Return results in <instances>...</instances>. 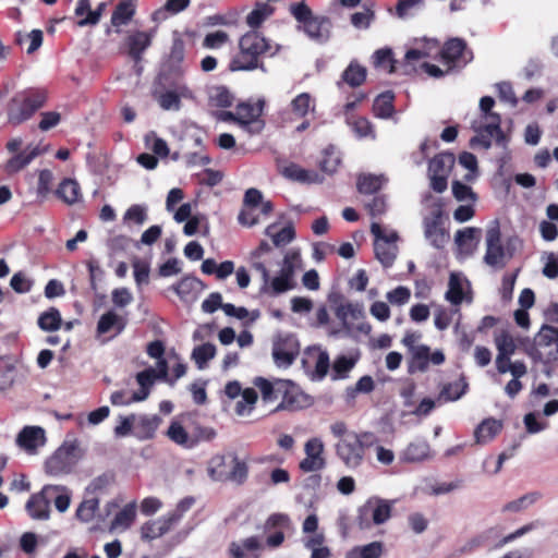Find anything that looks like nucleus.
<instances>
[{"label": "nucleus", "mask_w": 558, "mask_h": 558, "mask_svg": "<svg viewBox=\"0 0 558 558\" xmlns=\"http://www.w3.org/2000/svg\"><path fill=\"white\" fill-rule=\"evenodd\" d=\"M264 256L275 257L272 246L266 241H262L250 254L252 267L262 276L263 289L274 295L294 289L296 287L295 276L303 269L300 251L298 248L287 250L282 258L277 263L278 269L272 275L267 267L269 260H263Z\"/></svg>", "instance_id": "nucleus-1"}, {"label": "nucleus", "mask_w": 558, "mask_h": 558, "mask_svg": "<svg viewBox=\"0 0 558 558\" xmlns=\"http://www.w3.org/2000/svg\"><path fill=\"white\" fill-rule=\"evenodd\" d=\"M278 47H272L268 39L256 31L245 33L239 40V52L230 63L231 71H252L262 69L265 71L260 59L265 56H274Z\"/></svg>", "instance_id": "nucleus-2"}, {"label": "nucleus", "mask_w": 558, "mask_h": 558, "mask_svg": "<svg viewBox=\"0 0 558 558\" xmlns=\"http://www.w3.org/2000/svg\"><path fill=\"white\" fill-rule=\"evenodd\" d=\"M494 105L495 100L492 97L485 96L481 98V118L474 120L471 125L472 130L476 133L471 138L470 143L472 146L481 145L483 148L488 149L494 138L497 145L506 147L508 140L500 128V116L492 111Z\"/></svg>", "instance_id": "nucleus-3"}, {"label": "nucleus", "mask_w": 558, "mask_h": 558, "mask_svg": "<svg viewBox=\"0 0 558 558\" xmlns=\"http://www.w3.org/2000/svg\"><path fill=\"white\" fill-rule=\"evenodd\" d=\"M372 441L373 435L369 433H351L336 444V454L347 468L355 470L362 465L365 447L371 445Z\"/></svg>", "instance_id": "nucleus-4"}, {"label": "nucleus", "mask_w": 558, "mask_h": 558, "mask_svg": "<svg viewBox=\"0 0 558 558\" xmlns=\"http://www.w3.org/2000/svg\"><path fill=\"white\" fill-rule=\"evenodd\" d=\"M83 452L76 440L65 441L56 452L46 461V472L52 476L68 474L72 471Z\"/></svg>", "instance_id": "nucleus-5"}, {"label": "nucleus", "mask_w": 558, "mask_h": 558, "mask_svg": "<svg viewBox=\"0 0 558 558\" xmlns=\"http://www.w3.org/2000/svg\"><path fill=\"white\" fill-rule=\"evenodd\" d=\"M45 101V96L40 94H16L10 99L7 106L9 123L19 125L27 121L39 108L44 106Z\"/></svg>", "instance_id": "nucleus-6"}, {"label": "nucleus", "mask_w": 558, "mask_h": 558, "mask_svg": "<svg viewBox=\"0 0 558 558\" xmlns=\"http://www.w3.org/2000/svg\"><path fill=\"white\" fill-rule=\"evenodd\" d=\"M371 232L375 236L374 250L376 258L386 268L392 266L398 254V233L393 230L384 229L377 222L372 223Z\"/></svg>", "instance_id": "nucleus-7"}, {"label": "nucleus", "mask_w": 558, "mask_h": 558, "mask_svg": "<svg viewBox=\"0 0 558 558\" xmlns=\"http://www.w3.org/2000/svg\"><path fill=\"white\" fill-rule=\"evenodd\" d=\"M336 316L350 335H368L372 326L365 320V312L359 303H344L336 308Z\"/></svg>", "instance_id": "nucleus-8"}, {"label": "nucleus", "mask_w": 558, "mask_h": 558, "mask_svg": "<svg viewBox=\"0 0 558 558\" xmlns=\"http://www.w3.org/2000/svg\"><path fill=\"white\" fill-rule=\"evenodd\" d=\"M300 353V343L292 333H279L272 340L271 355L279 368L290 367Z\"/></svg>", "instance_id": "nucleus-9"}, {"label": "nucleus", "mask_w": 558, "mask_h": 558, "mask_svg": "<svg viewBox=\"0 0 558 558\" xmlns=\"http://www.w3.org/2000/svg\"><path fill=\"white\" fill-rule=\"evenodd\" d=\"M167 436L177 445L191 449L201 440L211 439L215 436V432L209 427L201 426L186 429L179 421H173L167 430Z\"/></svg>", "instance_id": "nucleus-10"}, {"label": "nucleus", "mask_w": 558, "mask_h": 558, "mask_svg": "<svg viewBox=\"0 0 558 558\" xmlns=\"http://www.w3.org/2000/svg\"><path fill=\"white\" fill-rule=\"evenodd\" d=\"M456 158L451 153H440L430 159L428 163V178L430 187L437 192L442 193L448 186V177L451 172Z\"/></svg>", "instance_id": "nucleus-11"}, {"label": "nucleus", "mask_w": 558, "mask_h": 558, "mask_svg": "<svg viewBox=\"0 0 558 558\" xmlns=\"http://www.w3.org/2000/svg\"><path fill=\"white\" fill-rule=\"evenodd\" d=\"M155 380L156 372L153 367L140 372L136 375V381L140 389L133 392L130 397L126 396L125 391H114L110 396V401L113 405H129L133 402L144 401L148 398L150 388L154 386Z\"/></svg>", "instance_id": "nucleus-12"}, {"label": "nucleus", "mask_w": 558, "mask_h": 558, "mask_svg": "<svg viewBox=\"0 0 558 558\" xmlns=\"http://www.w3.org/2000/svg\"><path fill=\"white\" fill-rule=\"evenodd\" d=\"M510 256L507 255L500 240V230L497 223L490 226L486 231V253L484 262L493 268H504Z\"/></svg>", "instance_id": "nucleus-13"}, {"label": "nucleus", "mask_w": 558, "mask_h": 558, "mask_svg": "<svg viewBox=\"0 0 558 558\" xmlns=\"http://www.w3.org/2000/svg\"><path fill=\"white\" fill-rule=\"evenodd\" d=\"M445 362V354L441 350L430 352L428 345H420L410 353L408 371L410 374L424 373L429 365H441Z\"/></svg>", "instance_id": "nucleus-14"}, {"label": "nucleus", "mask_w": 558, "mask_h": 558, "mask_svg": "<svg viewBox=\"0 0 558 558\" xmlns=\"http://www.w3.org/2000/svg\"><path fill=\"white\" fill-rule=\"evenodd\" d=\"M325 446L320 438H310L304 445L305 458L300 462V469L303 472H318L325 469L326 459L324 457Z\"/></svg>", "instance_id": "nucleus-15"}, {"label": "nucleus", "mask_w": 558, "mask_h": 558, "mask_svg": "<svg viewBox=\"0 0 558 558\" xmlns=\"http://www.w3.org/2000/svg\"><path fill=\"white\" fill-rule=\"evenodd\" d=\"M57 488L46 485L39 493L33 494L25 505L29 517L34 520H48L50 517L49 495Z\"/></svg>", "instance_id": "nucleus-16"}, {"label": "nucleus", "mask_w": 558, "mask_h": 558, "mask_svg": "<svg viewBox=\"0 0 558 558\" xmlns=\"http://www.w3.org/2000/svg\"><path fill=\"white\" fill-rule=\"evenodd\" d=\"M154 32L133 31L124 39L123 47L125 52L135 62L142 60L145 50L151 45Z\"/></svg>", "instance_id": "nucleus-17"}, {"label": "nucleus", "mask_w": 558, "mask_h": 558, "mask_svg": "<svg viewBox=\"0 0 558 558\" xmlns=\"http://www.w3.org/2000/svg\"><path fill=\"white\" fill-rule=\"evenodd\" d=\"M45 430L39 426H26L16 437V444L28 453H35L38 447L45 445Z\"/></svg>", "instance_id": "nucleus-18"}, {"label": "nucleus", "mask_w": 558, "mask_h": 558, "mask_svg": "<svg viewBox=\"0 0 558 558\" xmlns=\"http://www.w3.org/2000/svg\"><path fill=\"white\" fill-rule=\"evenodd\" d=\"M481 229L468 227L458 230L454 235L456 244L458 245L459 254L470 256L477 248L481 239Z\"/></svg>", "instance_id": "nucleus-19"}, {"label": "nucleus", "mask_w": 558, "mask_h": 558, "mask_svg": "<svg viewBox=\"0 0 558 558\" xmlns=\"http://www.w3.org/2000/svg\"><path fill=\"white\" fill-rule=\"evenodd\" d=\"M433 457L430 446L425 439L411 441L400 453V460L407 463H417Z\"/></svg>", "instance_id": "nucleus-20"}, {"label": "nucleus", "mask_w": 558, "mask_h": 558, "mask_svg": "<svg viewBox=\"0 0 558 558\" xmlns=\"http://www.w3.org/2000/svg\"><path fill=\"white\" fill-rule=\"evenodd\" d=\"M442 59L448 63V70L451 63L456 64L460 60L464 63L471 59V53L466 51L465 43L460 38L448 40L441 51Z\"/></svg>", "instance_id": "nucleus-21"}, {"label": "nucleus", "mask_w": 558, "mask_h": 558, "mask_svg": "<svg viewBox=\"0 0 558 558\" xmlns=\"http://www.w3.org/2000/svg\"><path fill=\"white\" fill-rule=\"evenodd\" d=\"M41 154L43 151L38 146L28 145L23 151L15 154L5 162L4 170L10 174L20 172Z\"/></svg>", "instance_id": "nucleus-22"}, {"label": "nucleus", "mask_w": 558, "mask_h": 558, "mask_svg": "<svg viewBox=\"0 0 558 558\" xmlns=\"http://www.w3.org/2000/svg\"><path fill=\"white\" fill-rule=\"evenodd\" d=\"M174 524L167 515L148 521L141 526V537L144 541H153L168 533Z\"/></svg>", "instance_id": "nucleus-23"}, {"label": "nucleus", "mask_w": 558, "mask_h": 558, "mask_svg": "<svg viewBox=\"0 0 558 558\" xmlns=\"http://www.w3.org/2000/svg\"><path fill=\"white\" fill-rule=\"evenodd\" d=\"M303 28L312 39L326 41L330 35L331 22L325 16H313Z\"/></svg>", "instance_id": "nucleus-24"}, {"label": "nucleus", "mask_w": 558, "mask_h": 558, "mask_svg": "<svg viewBox=\"0 0 558 558\" xmlns=\"http://www.w3.org/2000/svg\"><path fill=\"white\" fill-rule=\"evenodd\" d=\"M254 385L259 389L264 402H272L281 396L283 391L282 388L289 385V380L276 379L272 383L263 377H258L255 379Z\"/></svg>", "instance_id": "nucleus-25"}, {"label": "nucleus", "mask_w": 558, "mask_h": 558, "mask_svg": "<svg viewBox=\"0 0 558 558\" xmlns=\"http://www.w3.org/2000/svg\"><path fill=\"white\" fill-rule=\"evenodd\" d=\"M282 174L292 181L300 183H322L323 177H320L315 170H307L296 163H290L282 169Z\"/></svg>", "instance_id": "nucleus-26"}, {"label": "nucleus", "mask_w": 558, "mask_h": 558, "mask_svg": "<svg viewBox=\"0 0 558 558\" xmlns=\"http://www.w3.org/2000/svg\"><path fill=\"white\" fill-rule=\"evenodd\" d=\"M424 232L426 239L436 248H441L449 241V234L439 226L438 217L424 220Z\"/></svg>", "instance_id": "nucleus-27"}, {"label": "nucleus", "mask_w": 558, "mask_h": 558, "mask_svg": "<svg viewBox=\"0 0 558 558\" xmlns=\"http://www.w3.org/2000/svg\"><path fill=\"white\" fill-rule=\"evenodd\" d=\"M501 428V421L493 417L484 420L474 432L476 442L481 445L489 442L500 433Z\"/></svg>", "instance_id": "nucleus-28"}, {"label": "nucleus", "mask_w": 558, "mask_h": 558, "mask_svg": "<svg viewBox=\"0 0 558 558\" xmlns=\"http://www.w3.org/2000/svg\"><path fill=\"white\" fill-rule=\"evenodd\" d=\"M281 392V402L277 405L275 411L281 410H295L302 408L301 398H303V393L299 391L298 386H295L291 380H289V385L282 388Z\"/></svg>", "instance_id": "nucleus-29"}, {"label": "nucleus", "mask_w": 558, "mask_h": 558, "mask_svg": "<svg viewBox=\"0 0 558 558\" xmlns=\"http://www.w3.org/2000/svg\"><path fill=\"white\" fill-rule=\"evenodd\" d=\"M136 501L125 505L114 517L110 524L111 531H125L128 530L136 518Z\"/></svg>", "instance_id": "nucleus-30"}, {"label": "nucleus", "mask_w": 558, "mask_h": 558, "mask_svg": "<svg viewBox=\"0 0 558 558\" xmlns=\"http://www.w3.org/2000/svg\"><path fill=\"white\" fill-rule=\"evenodd\" d=\"M368 502L372 506L373 521L375 525L384 524L390 519L393 506L392 501L372 497L368 499Z\"/></svg>", "instance_id": "nucleus-31"}, {"label": "nucleus", "mask_w": 558, "mask_h": 558, "mask_svg": "<svg viewBox=\"0 0 558 558\" xmlns=\"http://www.w3.org/2000/svg\"><path fill=\"white\" fill-rule=\"evenodd\" d=\"M135 14V4L133 0H122L116 7L112 16L111 24L114 27L126 25Z\"/></svg>", "instance_id": "nucleus-32"}, {"label": "nucleus", "mask_w": 558, "mask_h": 558, "mask_svg": "<svg viewBox=\"0 0 558 558\" xmlns=\"http://www.w3.org/2000/svg\"><path fill=\"white\" fill-rule=\"evenodd\" d=\"M243 206L259 208L260 214L264 216H268L274 209L271 202L264 201L262 192L254 187L245 192Z\"/></svg>", "instance_id": "nucleus-33"}, {"label": "nucleus", "mask_w": 558, "mask_h": 558, "mask_svg": "<svg viewBox=\"0 0 558 558\" xmlns=\"http://www.w3.org/2000/svg\"><path fill=\"white\" fill-rule=\"evenodd\" d=\"M542 498V494L538 492L527 493L514 500H511L504 505L502 512H521L533 505H535Z\"/></svg>", "instance_id": "nucleus-34"}, {"label": "nucleus", "mask_w": 558, "mask_h": 558, "mask_svg": "<svg viewBox=\"0 0 558 558\" xmlns=\"http://www.w3.org/2000/svg\"><path fill=\"white\" fill-rule=\"evenodd\" d=\"M165 347L161 341H153L147 347V354L150 357L158 359L156 372V379L161 378L168 380V366L166 360L162 359Z\"/></svg>", "instance_id": "nucleus-35"}, {"label": "nucleus", "mask_w": 558, "mask_h": 558, "mask_svg": "<svg viewBox=\"0 0 558 558\" xmlns=\"http://www.w3.org/2000/svg\"><path fill=\"white\" fill-rule=\"evenodd\" d=\"M276 228L277 226L272 223L265 229V234L271 239L276 247L284 246L294 240L295 232L291 226L284 227L279 231Z\"/></svg>", "instance_id": "nucleus-36"}, {"label": "nucleus", "mask_w": 558, "mask_h": 558, "mask_svg": "<svg viewBox=\"0 0 558 558\" xmlns=\"http://www.w3.org/2000/svg\"><path fill=\"white\" fill-rule=\"evenodd\" d=\"M161 420L157 415H144L141 416L136 426L135 434L141 439H149L155 435L156 429L160 425Z\"/></svg>", "instance_id": "nucleus-37"}, {"label": "nucleus", "mask_w": 558, "mask_h": 558, "mask_svg": "<svg viewBox=\"0 0 558 558\" xmlns=\"http://www.w3.org/2000/svg\"><path fill=\"white\" fill-rule=\"evenodd\" d=\"M393 98L392 92H385L376 97L373 105L374 114L381 119H388L393 113Z\"/></svg>", "instance_id": "nucleus-38"}, {"label": "nucleus", "mask_w": 558, "mask_h": 558, "mask_svg": "<svg viewBox=\"0 0 558 558\" xmlns=\"http://www.w3.org/2000/svg\"><path fill=\"white\" fill-rule=\"evenodd\" d=\"M124 322L117 313L109 311L102 314L97 324V331L99 333H107L112 328H117V333H120L124 329Z\"/></svg>", "instance_id": "nucleus-39"}, {"label": "nucleus", "mask_w": 558, "mask_h": 558, "mask_svg": "<svg viewBox=\"0 0 558 558\" xmlns=\"http://www.w3.org/2000/svg\"><path fill=\"white\" fill-rule=\"evenodd\" d=\"M384 551L381 542H372L364 546H356L352 548L347 558H380Z\"/></svg>", "instance_id": "nucleus-40"}, {"label": "nucleus", "mask_w": 558, "mask_h": 558, "mask_svg": "<svg viewBox=\"0 0 558 558\" xmlns=\"http://www.w3.org/2000/svg\"><path fill=\"white\" fill-rule=\"evenodd\" d=\"M495 345L498 351L497 356L511 357L517 350V344L513 337L506 330L495 336Z\"/></svg>", "instance_id": "nucleus-41"}, {"label": "nucleus", "mask_w": 558, "mask_h": 558, "mask_svg": "<svg viewBox=\"0 0 558 558\" xmlns=\"http://www.w3.org/2000/svg\"><path fill=\"white\" fill-rule=\"evenodd\" d=\"M263 548V544L257 536H251L239 543H231L229 547L230 554L233 558H244V550L246 551H257Z\"/></svg>", "instance_id": "nucleus-42"}, {"label": "nucleus", "mask_w": 558, "mask_h": 558, "mask_svg": "<svg viewBox=\"0 0 558 558\" xmlns=\"http://www.w3.org/2000/svg\"><path fill=\"white\" fill-rule=\"evenodd\" d=\"M57 194L66 204L72 205L80 199V185L72 179H65L60 183Z\"/></svg>", "instance_id": "nucleus-43"}, {"label": "nucleus", "mask_w": 558, "mask_h": 558, "mask_svg": "<svg viewBox=\"0 0 558 558\" xmlns=\"http://www.w3.org/2000/svg\"><path fill=\"white\" fill-rule=\"evenodd\" d=\"M366 78V69L356 62H351L342 73V80L351 87L360 86Z\"/></svg>", "instance_id": "nucleus-44"}, {"label": "nucleus", "mask_w": 558, "mask_h": 558, "mask_svg": "<svg viewBox=\"0 0 558 558\" xmlns=\"http://www.w3.org/2000/svg\"><path fill=\"white\" fill-rule=\"evenodd\" d=\"M61 323V314L54 307L41 313L38 317V326L44 331H56L60 328Z\"/></svg>", "instance_id": "nucleus-45"}, {"label": "nucleus", "mask_w": 558, "mask_h": 558, "mask_svg": "<svg viewBox=\"0 0 558 558\" xmlns=\"http://www.w3.org/2000/svg\"><path fill=\"white\" fill-rule=\"evenodd\" d=\"M385 181L384 175L361 174L357 178V189L361 193L372 194L377 192Z\"/></svg>", "instance_id": "nucleus-46"}, {"label": "nucleus", "mask_w": 558, "mask_h": 558, "mask_svg": "<svg viewBox=\"0 0 558 558\" xmlns=\"http://www.w3.org/2000/svg\"><path fill=\"white\" fill-rule=\"evenodd\" d=\"M99 508L97 496L85 498L76 510V517L83 522H90Z\"/></svg>", "instance_id": "nucleus-47"}, {"label": "nucleus", "mask_w": 558, "mask_h": 558, "mask_svg": "<svg viewBox=\"0 0 558 558\" xmlns=\"http://www.w3.org/2000/svg\"><path fill=\"white\" fill-rule=\"evenodd\" d=\"M216 354V347L213 343H204L193 349L192 359L199 369L206 367L207 362L214 359Z\"/></svg>", "instance_id": "nucleus-48"}, {"label": "nucleus", "mask_w": 558, "mask_h": 558, "mask_svg": "<svg viewBox=\"0 0 558 558\" xmlns=\"http://www.w3.org/2000/svg\"><path fill=\"white\" fill-rule=\"evenodd\" d=\"M50 487L57 488L49 495L50 501H53L59 512H65L70 507L71 492L65 486L50 485Z\"/></svg>", "instance_id": "nucleus-49"}, {"label": "nucleus", "mask_w": 558, "mask_h": 558, "mask_svg": "<svg viewBox=\"0 0 558 558\" xmlns=\"http://www.w3.org/2000/svg\"><path fill=\"white\" fill-rule=\"evenodd\" d=\"M15 366L8 357H0V390L9 389L14 383Z\"/></svg>", "instance_id": "nucleus-50"}, {"label": "nucleus", "mask_w": 558, "mask_h": 558, "mask_svg": "<svg viewBox=\"0 0 558 558\" xmlns=\"http://www.w3.org/2000/svg\"><path fill=\"white\" fill-rule=\"evenodd\" d=\"M313 109L314 102L312 100L311 95L307 93H302L298 95L291 101V110L299 118L305 117Z\"/></svg>", "instance_id": "nucleus-51"}, {"label": "nucleus", "mask_w": 558, "mask_h": 558, "mask_svg": "<svg viewBox=\"0 0 558 558\" xmlns=\"http://www.w3.org/2000/svg\"><path fill=\"white\" fill-rule=\"evenodd\" d=\"M190 0H168L163 8L157 10L153 14L154 21H161L167 19V12L177 14L187 8Z\"/></svg>", "instance_id": "nucleus-52"}, {"label": "nucleus", "mask_w": 558, "mask_h": 558, "mask_svg": "<svg viewBox=\"0 0 558 558\" xmlns=\"http://www.w3.org/2000/svg\"><path fill=\"white\" fill-rule=\"evenodd\" d=\"M262 112V107L258 105L240 104L236 107L238 122L241 124H248L256 120Z\"/></svg>", "instance_id": "nucleus-53"}, {"label": "nucleus", "mask_w": 558, "mask_h": 558, "mask_svg": "<svg viewBox=\"0 0 558 558\" xmlns=\"http://www.w3.org/2000/svg\"><path fill=\"white\" fill-rule=\"evenodd\" d=\"M274 12V9L267 3L258 4L247 16L246 23L253 27H258Z\"/></svg>", "instance_id": "nucleus-54"}, {"label": "nucleus", "mask_w": 558, "mask_h": 558, "mask_svg": "<svg viewBox=\"0 0 558 558\" xmlns=\"http://www.w3.org/2000/svg\"><path fill=\"white\" fill-rule=\"evenodd\" d=\"M374 65L377 69L386 71L387 73L395 72L392 51L388 48L377 50L374 53Z\"/></svg>", "instance_id": "nucleus-55"}, {"label": "nucleus", "mask_w": 558, "mask_h": 558, "mask_svg": "<svg viewBox=\"0 0 558 558\" xmlns=\"http://www.w3.org/2000/svg\"><path fill=\"white\" fill-rule=\"evenodd\" d=\"M257 400V392L254 388H246L242 391L241 400L238 401L235 412L239 415H244L253 409Z\"/></svg>", "instance_id": "nucleus-56"}, {"label": "nucleus", "mask_w": 558, "mask_h": 558, "mask_svg": "<svg viewBox=\"0 0 558 558\" xmlns=\"http://www.w3.org/2000/svg\"><path fill=\"white\" fill-rule=\"evenodd\" d=\"M114 476L111 473H104L95 477L86 488V494L97 496V494L105 492L112 483Z\"/></svg>", "instance_id": "nucleus-57"}, {"label": "nucleus", "mask_w": 558, "mask_h": 558, "mask_svg": "<svg viewBox=\"0 0 558 558\" xmlns=\"http://www.w3.org/2000/svg\"><path fill=\"white\" fill-rule=\"evenodd\" d=\"M356 359L348 357L345 355L338 356L332 365V378L339 379L347 377V374L354 367Z\"/></svg>", "instance_id": "nucleus-58"}, {"label": "nucleus", "mask_w": 558, "mask_h": 558, "mask_svg": "<svg viewBox=\"0 0 558 558\" xmlns=\"http://www.w3.org/2000/svg\"><path fill=\"white\" fill-rule=\"evenodd\" d=\"M147 220V206L135 204L130 206L123 215L124 222L142 226Z\"/></svg>", "instance_id": "nucleus-59"}, {"label": "nucleus", "mask_w": 558, "mask_h": 558, "mask_svg": "<svg viewBox=\"0 0 558 558\" xmlns=\"http://www.w3.org/2000/svg\"><path fill=\"white\" fill-rule=\"evenodd\" d=\"M558 341V328L550 325H543L535 337V342L539 347H549Z\"/></svg>", "instance_id": "nucleus-60"}, {"label": "nucleus", "mask_w": 558, "mask_h": 558, "mask_svg": "<svg viewBox=\"0 0 558 558\" xmlns=\"http://www.w3.org/2000/svg\"><path fill=\"white\" fill-rule=\"evenodd\" d=\"M339 165H340V157L338 156V154H336L333 148L330 147V148L325 149L323 158L319 161L320 170L328 174H332L333 172L337 171V168Z\"/></svg>", "instance_id": "nucleus-61"}, {"label": "nucleus", "mask_w": 558, "mask_h": 558, "mask_svg": "<svg viewBox=\"0 0 558 558\" xmlns=\"http://www.w3.org/2000/svg\"><path fill=\"white\" fill-rule=\"evenodd\" d=\"M446 299L454 305H459L463 300L462 286L459 277L454 274H451L450 276L449 289L446 292Z\"/></svg>", "instance_id": "nucleus-62"}, {"label": "nucleus", "mask_w": 558, "mask_h": 558, "mask_svg": "<svg viewBox=\"0 0 558 558\" xmlns=\"http://www.w3.org/2000/svg\"><path fill=\"white\" fill-rule=\"evenodd\" d=\"M232 94L223 86L215 87L210 93V102L214 106L227 108L232 105Z\"/></svg>", "instance_id": "nucleus-63"}, {"label": "nucleus", "mask_w": 558, "mask_h": 558, "mask_svg": "<svg viewBox=\"0 0 558 558\" xmlns=\"http://www.w3.org/2000/svg\"><path fill=\"white\" fill-rule=\"evenodd\" d=\"M229 41V35L225 31H216L213 33H208L204 40L203 47L207 49H219L225 44Z\"/></svg>", "instance_id": "nucleus-64"}]
</instances>
